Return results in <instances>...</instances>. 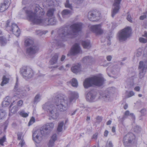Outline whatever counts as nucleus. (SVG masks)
Here are the masks:
<instances>
[{"instance_id":"c85d7f7f","label":"nucleus","mask_w":147,"mask_h":147,"mask_svg":"<svg viewBox=\"0 0 147 147\" xmlns=\"http://www.w3.org/2000/svg\"><path fill=\"white\" fill-rule=\"evenodd\" d=\"M25 44L26 45L29 47L35 44H34L33 40L30 38L27 39L25 40Z\"/></svg>"},{"instance_id":"680f3d73","label":"nucleus","mask_w":147,"mask_h":147,"mask_svg":"<svg viewBox=\"0 0 147 147\" xmlns=\"http://www.w3.org/2000/svg\"><path fill=\"white\" fill-rule=\"evenodd\" d=\"M134 90L136 91H139L140 90V87L139 86H136L134 88Z\"/></svg>"},{"instance_id":"9b49d317","label":"nucleus","mask_w":147,"mask_h":147,"mask_svg":"<svg viewBox=\"0 0 147 147\" xmlns=\"http://www.w3.org/2000/svg\"><path fill=\"white\" fill-rule=\"evenodd\" d=\"M20 73L26 80L32 78L34 75L32 70L29 67H23L20 69Z\"/></svg>"},{"instance_id":"39448f33","label":"nucleus","mask_w":147,"mask_h":147,"mask_svg":"<svg viewBox=\"0 0 147 147\" xmlns=\"http://www.w3.org/2000/svg\"><path fill=\"white\" fill-rule=\"evenodd\" d=\"M105 80L102 77L95 76L86 79L83 83V85L85 88L95 86H100L104 84Z\"/></svg>"},{"instance_id":"72a5a7b5","label":"nucleus","mask_w":147,"mask_h":147,"mask_svg":"<svg viewBox=\"0 0 147 147\" xmlns=\"http://www.w3.org/2000/svg\"><path fill=\"white\" fill-rule=\"evenodd\" d=\"M41 97V95L40 94H36L34 98V103H37L39 102L40 100Z\"/></svg>"},{"instance_id":"864d4df0","label":"nucleus","mask_w":147,"mask_h":147,"mask_svg":"<svg viewBox=\"0 0 147 147\" xmlns=\"http://www.w3.org/2000/svg\"><path fill=\"white\" fill-rule=\"evenodd\" d=\"M127 20L129 21L130 22H132V20L131 16L130 15H129L128 13H127Z\"/></svg>"},{"instance_id":"6e6d98bb","label":"nucleus","mask_w":147,"mask_h":147,"mask_svg":"<svg viewBox=\"0 0 147 147\" xmlns=\"http://www.w3.org/2000/svg\"><path fill=\"white\" fill-rule=\"evenodd\" d=\"M98 135V134L97 133H95L93 135L92 138L95 139H96L97 138Z\"/></svg>"},{"instance_id":"bf43d9fd","label":"nucleus","mask_w":147,"mask_h":147,"mask_svg":"<svg viewBox=\"0 0 147 147\" xmlns=\"http://www.w3.org/2000/svg\"><path fill=\"white\" fill-rule=\"evenodd\" d=\"M146 112V110L145 109H142L140 111L141 113L142 114V115H144L145 113Z\"/></svg>"},{"instance_id":"f704fd0d","label":"nucleus","mask_w":147,"mask_h":147,"mask_svg":"<svg viewBox=\"0 0 147 147\" xmlns=\"http://www.w3.org/2000/svg\"><path fill=\"white\" fill-rule=\"evenodd\" d=\"M72 86L73 87H77L78 86V82L77 80L74 78H73L70 82Z\"/></svg>"},{"instance_id":"a878e982","label":"nucleus","mask_w":147,"mask_h":147,"mask_svg":"<svg viewBox=\"0 0 147 147\" xmlns=\"http://www.w3.org/2000/svg\"><path fill=\"white\" fill-rule=\"evenodd\" d=\"M55 8H50L48 9L47 13V16L49 18L54 17V13L55 11Z\"/></svg>"},{"instance_id":"4d7b16f0","label":"nucleus","mask_w":147,"mask_h":147,"mask_svg":"<svg viewBox=\"0 0 147 147\" xmlns=\"http://www.w3.org/2000/svg\"><path fill=\"white\" fill-rule=\"evenodd\" d=\"M96 119L98 122H100L102 120V118L101 117L98 116L96 118Z\"/></svg>"},{"instance_id":"f8f14e48","label":"nucleus","mask_w":147,"mask_h":147,"mask_svg":"<svg viewBox=\"0 0 147 147\" xmlns=\"http://www.w3.org/2000/svg\"><path fill=\"white\" fill-rule=\"evenodd\" d=\"M39 51L38 46L35 44L29 47L26 49V53L30 56H32L37 53Z\"/></svg>"},{"instance_id":"e433bc0d","label":"nucleus","mask_w":147,"mask_h":147,"mask_svg":"<svg viewBox=\"0 0 147 147\" xmlns=\"http://www.w3.org/2000/svg\"><path fill=\"white\" fill-rule=\"evenodd\" d=\"M8 79L6 78L5 76H4L3 77V80L1 84V85L2 86H4V84H6L8 82Z\"/></svg>"},{"instance_id":"c756f323","label":"nucleus","mask_w":147,"mask_h":147,"mask_svg":"<svg viewBox=\"0 0 147 147\" xmlns=\"http://www.w3.org/2000/svg\"><path fill=\"white\" fill-rule=\"evenodd\" d=\"M7 40L3 36H0V45L1 46H4L6 45L7 42Z\"/></svg>"},{"instance_id":"bb28decb","label":"nucleus","mask_w":147,"mask_h":147,"mask_svg":"<svg viewBox=\"0 0 147 147\" xmlns=\"http://www.w3.org/2000/svg\"><path fill=\"white\" fill-rule=\"evenodd\" d=\"M82 45L83 47L85 49H88L91 47L90 42L88 40L83 41L82 42Z\"/></svg>"},{"instance_id":"3c124183","label":"nucleus","mask_w":147,"mask_h":147,"mask_svg":"<svg viewBox=\"0 0 147 147\" xmlns=\"http://www.w3.org/2000/svg\"><path fill=\"white\" fill-rule=\"evenodd\" d=\"M5 111H2L0 110V117L1 118L3 116L5 115Z\"/></svg>"},{"instance_id":"0e129e2a","label":"nucleus","mask_w":147,"mask_h":147,"mask_svg":"<svg viewBox=\"0 0 147 147\" xmlns=\"http://www.w3.org/2000/svg\"><path fill=\"white\" fill-rule=\"evenodd\" d=\"M23 101L22 100H20L18 102V104L19 106H20L22 105Z\"/></svg>"},{"instance_id":"4468645a","label":"nucleus","mask_w":147,"mask_h":147,"mask_svg":"<svg viewBox=\"0 0 147 147\" xmlns=\"http://www.w3.org/2000/svg\"><path fill=\"white\" fill-rule=\"evenodd\" d=\"M121 0H114L111 12V16L113 18L119 12L120 8V4Z\"/></svg>"},{"instance_id":"2f4dec72","label":"nucleus","mask_w":147,"mask_h":147,"mask_svg":"<svg viewBox=\"0 0 147 147\" xmlns=\"http://www.w3.org/2000/svg\"><path fill=\"white\" fill-rule=\"evenodd\" d=\"M8 7V6L5 5L3 3L1 4L0 6V12H3L5 11Z\"/></svg>"},{"instance_id":"052dcab7","label":"nucleus","mask_w":147,"mask_h":147,"mask_svg":"<svg viewBox=\"0 0 147 147\" xmlns=\"http://www.w3.org/2000/svg\"><path fill=\"white\" fill-rule=\"evenodd\" d=\"M108 147H113V145L111 141L109 142L108 144Z\"/></svg>"},{"instance_id":"13d9d810","label":"nucleus","mask_w":147,"mask_h":147,"mask_svg":"<svg viewBox=\"0 0 147 147\" xmlns=\"http://www.w3.org/2000/svg\"><path fill=\"white\" fill-rule=\"evenodd\" d=\"M129 88H132L133 87L134 85V83L133 82V80H132L130 82H129Z\"/></svg>"},{"instance_id":"49530a36","label":"nucleus","mask_w":147,"mask_h":147,"mask_svg":"<svg viewBox=\"0 0 147 147\" xmlns=\"http://www.w3.org/2000/svg\"><path fill=\"white\" fill-rule=\"evenodd\" d=\"M135 93L133 91H129L127 95V97L129 98L134 95Z\"/></svg>"},{"instance_id":"09e8293b","label":"nucleus","mask_w":147,"mask_h":147,"mask_svg":"<svg viewBox=\"0 0 147 147\" xmlns=\"http://www.w3.org/2000/svg\"><path fill=\"white\" fill-rule=\"evenodd\" d=\"M10 0H4V3H3L4 5L9 6V5L10 3Z\"/></svg>"},{"instance_id":"ddd939ff","label":"nucleus","mask_w":147,"mask_h":147,"mask_svg":"<svg viewBox=\"0 0 147 147\" xmlns=\"http://www.w3.org/2000/svg\"><path fill=\"white\" fill-rule=\"evenodd\" d=\"M100 13L97 11H91L88 13V18L92 21H98L100 18Z\"/></svg>"},{"instance_id":"0eeeda50","label":"nucleus","mask_w":147,"mask_h":147,"mask_svg":"<svg viewBox=\"0 0 147 147\" xmlns=\"http://www.w3.org/2000/svg\"><path fill=\"white\" fill-rule=\"evenodd\" d=\"M5 27V29L8 32L10 33H13L17 37L19 36L20 33L19 28L16 24L11 23L10 20L6 21Z\"/></svg>"},{"instance_id":"4be33fe9","label":"nucleus","mask_w":147,"mask_h":147,"mask_svg":"<svg viewBox=\"0 0 147 147\" xmlns=\"http://www.w3.org/2000/svg\"><path fill=\"white\" fill-rule=\"evenodd\" d=\"M93 60V58L91 56H86L82 59L83 62L89 65H90Z\"/></svg>"},{"instance_id":"774afa93","label":"nucleus","mask_w":147,"mask_h":147,"mask_svg":"<svg viewBox=\"0 0 147 147\" xmlns=\"http://www.w3.org/2000/svg\"><path fill=\"white\" fill-rule=\"evenodd\" d=\"M24 144L25 142L23 140H21L19 144H20L21 147H22Z\"/></svg>"},{"instance_id":"a18cd8bd","label":"nucleus","mask_w":147,"mask_h":147,"mask_svg":"<svg viewBox=\"0 0 147 147\" xmlns=\"http://www.w3.org/2000/svg\"><path fill=\"white\" fill-rule=\"evenodd\" d=\"M139 40L141 42L145 43L147 42V39H145L141 37L139 38Z\"/></svg>"},{"instance_id":"79ce46f5","label":"nucleus","mask_w":147,"mask_h":147,"mask_svg":"<svg viewBox=\"0 0 147 147\" xmlns=\"http://www.w3.org/2000/svg\"><path fill=\"white\" fill-rule=\"evenodd\" d=\"M5 137L4 136L2 138L0 139V145L1 146H3V143L6 140Z\"/></svg>"},{"instance_id":"c03bdc74","label":"nucleus","mask_w":147,"mask_h":147,"mask_svg":"<svg viewBox=\"0 0 147 147\" xmlns=\"http://www.w3.org/2000/svg\"><path fill=\"white\" fill-rule=\"evenodd\" d=\"M11 98L7 96L4 100L3 101V104H5V102H10Z\"/></svg>"},{"instance_id":"aec40b11","label":"nucleus","mask_w":147,"mask_h":147,"mask_svg":"<svg viewBox=\"0 0 147 147\" xmlns=\"http://www.w3.org/2000/svg\"><path fill=\"white\" fill-rule=\"evenodd\" d=\"M81 69V65L78 63L76 65H74L71 67V70L74 73H76L80 71Z\"/></svg>"},{"instance_id":"393cba45","label":"nucleus","mask_w":147,"mask_h":147,"mask_svg":"<svg viewBox=\"0 0 147 147\" xmlns=\"http://www.w3.org/2000/svg\"><path fill=\"white\" fill-rule=\"evenodd\" d=\"M72 12L71 11L67 9L63 10L61 13L62 16L63 18L70 16L72 14Z\"/></svg>"},{"instance_id":"5fc2aeb1","label":"nucleus","mask_w":147,"mask_h":147,"mask_svg":"<svg viewBox=\"0 0 147 147\" xmlns=\"http://www.w3.org/2000/svg\"><path fill=\"white\" fill-rule=\"evenodd\" d=\"M10 102H5V104H3V102H2V105L3 107H5L8 106Z\"/></svg>"},{"instance_id":"f03ea898","label":"nucleus","mask_w":147,"mask_h":147,"mask_svg":"<svg viewBox=\"0 0 147 147\" xmlns=\"http://www.w3.org/2000/svg\"><path fill=\"white\" fill-rule=\"evenodd\" d=\"M82 24L80 22L74 23L69 27L66 26L60 28L58 31V36L60 40L57 42L56 45L58 46H63L62 40L76 36L82 31Z\"/></svg>"},{"instance_id":"4c0bfd02","label":"nucleus","mask_w":147,"mask_h":147,"mask_svg":"<svg viewBox=\"0 0 147 147\" xmlns=\"http://www.w3.org/2000/svg\"><path fill=\"white\" fill-rule=\"evenodd\" d=\"M63 124L64 122L63 121H61L59 124L57 128V130L58 131H61L63 129L62 128Z\"/></svg>"},{"instance_id":"dca6fc26","label":"nucleus","mask_w":147,"mask_h":147,"mask_svg":"<svg viewBox=\"0 0 147 147\" xmlns=\"http://www.w3.org/2000/svg\"><path fill=\"white\" fill-rule=\"evenodd\" d=\"M92 31L95 33L96 35H101L103 32L101 29L100 24L95 25L91 26L90 27Z\"/></svg>"},{"instance_id":"e2e57ef3","label":"nucleus","mask_w":147,"mask_h":147,"mask_svg":"<svg viewBox=\"0 0 147 147\" xmlns=\"http://www.w3.org/2000/svg\"><path fill=\"white\" fill-rule=\"evenodd\" d=\"M18 139L19 140H20L21 138L22 134H17Z\"/></svg>"},{"instance_id":"8fccbe9b","label":"nucleus","mask_w":147,"mask_h":147,"mask_svg":"<svg viewBox=\"0 0 147 147\" xmlns=\"http://www.w3.org/2000/svg\"><path fill=\"white\" fill-rule=\"evenodd\" d=\"M30 88L28 86H25L24 91H25V95H26V92L27 91H29L30 90Z\"/></svg>"},{"instance_id":"c9c22d12","label":"nucleus","mask_w":147,"mask_h":147,"mask_svg":"<svg viewBox=\"0 0 147 147\" xmlns=\"http://www.w3.org/2000/svg\"><path fill=\"white\" fill-rule=\"evenodd\" d=\"M133 130L134 132L138 133L141 131V128L140 126L138 125H135L133 128Z\"/></svg>"},{"instance_id":"b1692460","label":"nucleus","mask_w":147,"mask_h":147,"mask_svg":"<svg viewBox=\"0 0 147 147\" xmlns=\"http://www.w3.org/2000/svg\"><path fill=\"white\" fill-rule=\"evenodd\" d=\"M102 96L104 100L107 101L110 99V93L108 91H105L102 95Z\"/></svg>"},{"instance_id":"6ab92c4d","label":"nucleus","mask_w":147,"mask_h":147,"mask_svg":"<svg viewBox=\"0 0 147 147\" xmlns=\"http://www.w3.org/2000/svg\"><path fill=\"white\" fill-rule=\"evenodd\" d=\"M96 93L94 91H91L88 92L86 96V99L90 102L94 101L96 97Z\"/></svg>"},{"instance_id":"338daca9","label":"nucleus","mask_w":147,"mask_h":147,"mask_svg":"<svg viewBox=\"0 0 147 147\" xmlns=\"http://www.w3.org/2000/svg\"><path fill=\"white\" fill-rule=\"evenodd\" d=\"M111 58L112 57L111 56H108L107 57V60L109 61H110L111 60Z\"/></svg>"},{"instance_id":"5701e85b","label":"nucleus","mask_w":147,"mask_h":147,"mask_svg":"<svg viewBox=\"0 0 147 147\" xmlns=\"http://www.w3.org/2000/svg\"><path fill=\"white\" fill-rule=\"evenodd\" d=\"M57 139V135L56 134H53L49 141V147H52L54 145L55 142Z\"/></svg>"},{"instance_id":"1a4fd4ad","label":"nucleus","mask_w":147,"mask_h":147,"mask_svg":"<svg viewBox=\"0 0 147 147\" xmlns=\"http://www.w3.org/2000/svg\"><path fill=\"white\" fill-rule=\"evenodd\" d=\"M135 137L131 133H129L124 136L123 140L125 147H131L134 142Z\"/></svg>"},{"instance_id":"423d86ee","label":"nucleus","mask_w":147,"mask_h":147,"mask_svg":"<svg viewBox=\"0 0 147 147\" xmlns=\"http://www.w3.org/2000/svg\"><path fill=\"white\" fill-rule=\"evenodd\" d=\"M42 108L48 112L49 116L53 119H56L59 115V113L55 107L49 102L46 103L43 105Z\"/></svg>"},{"instance_id":"cd10ccee","label":"nucleus","mask_w":147,"mask_h":147,"mask_svg":"<svg viewBox=\"0 0 147 147\" xmlns=\"http://www.w3.org/2000/svg\"><path fill=\"white\" fill-rule=\"evenodd\" d=\"M14 102V101H13V102L11 103L9 107V110L11 113H9V115H11V113L12 114L15 113L17 111L18 107H17L15 106H14L12 108V109H10V108L11 107V106L13 105V103Z\"/></svg>"},{"instance_id":"473e14b6","label":"nucleus","mask_w":147,"mask_h":147,"mask_svg":"<svg viewBox=\"0 0 147 147\" xmlns=\"http://www.w3.org/2000/svg\"><path fill=\"white\" fill-rule=\"evenodd\" d=\"M57 0H43L44 2L47 3V4L49 6H51L54 5L55 2Z\"/></svg>"},{"instance_id":"58836bf2","label":"nucleus","mask_w":147,"mask_h":147,"mask_svg":"<svg viewBox=\"0 0 147 147\" xmlns=\"http://www.w3.org/2000/svg\"><path fill=\"white\" fill-rule=\"evenodd\" d=\"M65 6L66 7L69 8L71 10L72 9V4L69 3V0H66Z\"/></svg>"},{"instance_id":"9d476101","label":"nucleus","mask_w":147,"mask_h":147,"mask_svg":"<svg viewBox=\"0 0 147 147\" xmlns=\"http://www.w3.org/2000/svg\"><path fill=\"white\" fill-rule=\"evenodd\" d=\"M139 77L141 79L144 78L147 70V62L146 61H140L138 66Z\"/></svg>"},{"instance_id":"603ef678","label":"nucleus","mask_w":147,"mask_h":147,"mask_svg":"<svg viewBox=\"0 0 147 147\" xmlns=\"http://www.w3.org/2000/svg\"><path fill=\"white\" fill-rule=\"evenodd\" d=\"M75 2L77 4H79L82 3L84 0H74Z\"/></svg>"},{"instance_id":"37998d69","label":"nucleus","mask_w":147,"mask_h":147,"mask_svg":"<svg viewBox=\"0 0 147 147\" xmlns=\"http://www.w3.org/2000/svg\"><path fill=\"white\" fill-rule=\"evenodd\" d=\"M35 118L33 117H32L30 119L29 122L28 123V125L29 126L31 125L32 124L34 123L35 122Z\"/></svg>"},{"instance_id":"a211bd4d","label":"nucleus","mask_w":147,"mask_h":147,"mask_svg":"<svg viewBox=\"0 0 147 147\" xmlns=\"http://www.w3.org/2000/svg\"><path fill=\"white\" fill-rule=\"evenodd\" d=\"M81 52V49L79 45L77 43L75 44L71 48L70 51L71 55H75Z\"/></svg>"},{"instance_id":"de8ad7c7","label":"nucleus","mask_w":147,"mask_h":147,"mask_svg":"<svg viewBox=\"0 0 147 147\" xmlns=\"http://www.w3.org/2000/svg\"><path fill=\"white\" fill-rule=\"evenodd\" d=\"M146 14L147 13H146V12L144 13V15L141 16L140 17V20H143L147 17Z\"/></svg>"},{"instance_id":"7ed1b4c3","label":"nucleus","mask_w":147,"mask_h":147,"mask_svg":"<svg viewBox=\"0 0 147 147\" xmlns=\"http://www.w3.org/2000/svg\"><path fill=\"white\" fill-rule=\"evenodd\" d=\"M79 97L77 93L75 92H71L68 96L69 102L61 96L56 97L55 99V103L57 108L60 111L64 112L67 109L69 105L74 100L77 99Z\"/></svg>"},{"instance_id":"a19ab883","label":"nucleus","mask_w":147,"mask_h":147,"mask_svg":"<svg viewBox=\"0 0 147 147\" xmlns=\"http://www.w3.org/2000/svg\"><path fill=\"white\" fill-rule=\"evenodd\" d=\"M20 115L24 117H26L28 115V114L25 112L24 111H22L20 113Z\"/></svg>"},{"instance_id":"7c9ffc66","label":"nucleus","mask_w":147,"mask_h":147,"mask_svg":"<svg viewBox=\"0 0 147 147\" xmlns=\"http://www.w3.org/2000/svg\"><path fill=\"white\" fill-rule=\"evenodd\" d=\"M49 18V25H53L56 24L57 22V21L54 17L52 18Z\"/></svg>"},{"instance_id":"412c9836","label":"nucleus","mask_w":147,"mask_h":147,"mask_svg":"<svg viewBox=\"0 0 147 147\" xmlns=\"http://www.w3.org/2000/svg\"><path fill=\"white\" fill-rule=\"evenodd\" d=\"M59 55L58 53H56L54 55L49 61L51 64L53 65L57 62Z\"/></svg>"},{"instance_id":"20e7f679","label":"nucleus","mask_w":147,"mask_h":147,"mask_svg":"<svg viewBox=\"0 0 147 147\" xmlns=\"http://www.w3.org/2000/svg\"><path fill=\"white\" fill-rule=\"evenodd\" d=\"M54 125L52 123H48L40 129H38L33 134L34 141L37 143H39L42 140V137L49 134L53 127Z\"/></svg>"},{"instance_id":"f3484780","label":"nucleus","mask_w":147,"mask_h":147,"mask_svg":"<svg viewBox=\"0 0 147 147\" xmlns=\"http://www.w3.org/2000/svg\"><path fill=\"white\" fill-rule=\"evenodd\" d=\"M24 89L22 87H19L18 83V80L17 78L15 86L13 91L16 92L17 94H20L23 96H25V91H24Z\"/></svg>"},{"instance_id":"ea45409f","label":"nucleus","mask_w":147,"mask_h":147,"mask_svg":"<svg viewBox=\"0 0 147 147\" xmlns=\"http://www.w3.org/2000/svg\"><path fill=\"white\" fill-rule=\"evenodd\" d=\"M36 33L37 35H38L39 36H41L43 34L46 33L45 31H42L40 30H36Z\"/></svg>"},{"instance_id":"6e6552de","label":"nucleus","mask_w":147,"mask_h":147,"mask_svg":"<svg viewBox=\"0 0 147 147\" xmlns=\"http://www.w3.org/2000/svg\"><path fill=\"white\" fill-rule=\"evenodd\" d=\"M131 32V29L129 27L125 28L120 31L118 36L119 40L123 41L126 40L130 36Z\"/></svg>"},{"instance_id":"2eb2a0df","label":"nucleus","mask_w":147,"mask_h":147,"mask_svg":"<svg viewBox=\"0 0 147 147\" xmlns=\"http://www.w3.org/2000/svg\"><path fill=\"white\" fill-rule=\"evenodd\" d=\"M129 116L132 119L133 122H134L135 117L133 113H130L129 111L127 110L124 113V115L122 117H119L117 118L119 121L121 123H123V121L125 119Z\"/></svg>"},{"instance_id":"f257e3e1","label":"nucleus","mask_w":147,"mask_h":147,"mask_svg":"<svg viewBox=\"0 0 147 147\" xmlns=\"http://www.w3.org/2000/svg\"><path fill=\"white\" fill-rule=\"evenodd\" d=\"M27 19L33 23L45 26L49 25V18H42L45 12L38 4H34L32 8L26 7L23 8Z\"/></svg>"},{"instance_id":"69168bd1","label":"nucleus","mask_w":147,"mask_h":147,"mask_svg":"<svg viewBox=\"0 0 147 147\" xmlns=\"http://www.w3.org/2000/svg\"><path fill=\"white\" fill-rule=\"evenodd\" d=\"M108 133L109 132L107 130H105L104 133V136L105 137H107L108 134Z\"/></svg>"}]
</instances>
